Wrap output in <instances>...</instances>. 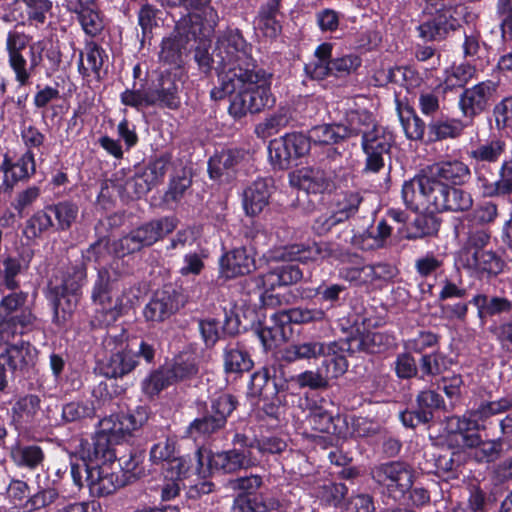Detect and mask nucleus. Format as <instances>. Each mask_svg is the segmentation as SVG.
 <instances>
[{
  "label": "nucleus",
  "mask_w": 512,
  "mask_h": 512,
  "mask_svg": "<svg viewBox=\"0 0 512 512\" xmlns=\"http://www.w3.org/2000/svg\"><path fill=\"white\" fill-rule=\"evenodd\" d=\"M224 76L223 85L211 91L214 100L230 98L229 112L234 117L257 113L271 107L275 99L271 93V75L255 65Z\"/></svg>",
  "instance_id": "obj_1"
},
{
  "label": "nucleus",
  "mask_w": 512,
  "mask_h": 512,
  "mask_svg": "<svg viewBox=\"0 0 512 512\" xmlns=\"http://www.w3.org/2000/svg\"><path fill=\"white\" fill-rule=\"evenodd\" d=\"M107 441L106 437L100 436L94 443H82L80 451L85 481L91 495L97 497L109 495L125 483L120 475L121 463L116 461Z\"/></svg>",
  "instance_id": "obj_2"
},
{
  "label": "nucleus",
  "mask_w": 512,
  "mask_h": 512,
  "mask_svg": "<svg viewBox=\"0 0 512 512\" xmlns=\"http://www.w3.org/2000/svg\"><path fill=\"white\" fill-rule=\"evenodd\" d=\"M448 191L449 184L428 170L404 183L402 198L412 211L433 214L442 212Z\"/></svg>",
  "instance_id": "obj_3"
},
{
  "label": "nucleus",
  "mask_w": 512,
  "mask_h": 512,
  "mask_svg": "<svg viewBox=\"0 0 512 512\" xmlns=\"http://www.w3.org/2000/svg\"><path fill=\"white\" fill-rule=\"evenodd\" d=\"M489 241L490 236L484 229L470 230L456 254V265L475 276L484 273L498 274L502 270V261L495 252L487 248Z\"/></svg>",
  "instance_id": "obj_4"
},
{
  "label": "nucleus",
  "mask_w": 512,
  "mask_h": 512,
  "mask_svg": "<svg viewBox=\"0 0 512 512\" xmlns=\"http://www.w3.org/2000/svg\"><path fill=\"white\" fill-rule=\"evenodd\" d=\"M302 278L300 269L292 264L272 267L268 272L248 279L245 283L246 292L255 294L265 307H278L288 300L284 295L273 293L277 287L291 285Z\"/></svg>",
  "instance_id": "obj_5"
},
{
  "label": "nucleus",
  "mask_w": 512,
  "mask_h": 512,
  "mask_svg": "<svg viewBox=\"0 0 512 512\" xmlns=\"http://www.w3.org/2000/svg\"><path fill=\"white\" fill-rule=\"evenodd\" d=\"M213 63L218 74L219 86L224 76L239 69L248 70L255 64L250 56L249 47L238 31H226L217 40L213 51Z\"/></svg>",
  "instance_id": "obj_6"
},
{
  "label": "nucleus",
  "mask_w": 512,
  "mask_h": 512,
  "mask_svg": "<svg viewBox=\"0 0 512 512\" xmlns=\"http://www.w3.org/2000/svg\"><path fill=\"white\" fill-rule=\"evenodd\" d=\"M326 317L322 309L293 308L271 315L273 326H265L258 332V337L265 350H272L286 341V326L290 323L303 324L323 321Z\"/></svg>",
  "instance_id": "obj_7"
},
{
  "label": "nucleus",
  "mask_w": 512,
  "mask_h": 512,
  "mask_svg": "<svg viewBox=\"0 0 512 512\" xmlns=\"http://www.w3.org/2000/svg\"><path fill=\"white\" fill-rule=\"evenodd\" d=\"M92 299L97 313L101 314L99 321L106 325L115 322L127 306L124 290L116 279L111 278L106 269L98 273Z\"/></svg>",
  "instance_id": "obj_8"
},
{
  "label": "nucleus",
  "mask_w": 512,
  "mask_h": 512,
  "mask_svg": "<svg viewBox=\"0 0 512 512\" xmlns=\"http://www.w3.org/2000/svg\"><path fill=\"white\" fill-rule=\"evenodd\" d=\"M171 6L183 7L188 14L176 24L179 31L191 34L195 39L208 38L214 31L219 17L210 5L211 0H167Z\"/></svg>",
  "instance_id": "obj_9"
},
{
  "label": "nucleus",
  "mask_w": 512,
  "mask_h": 512,
  "mask_svg": "<svg viewBox=\"0 0 512 512\" xmlns=\"http://www.w3.org/2000/svg\"><path fill=\"white\" fill-rule=\"evenodd\" d=\"M86 278L85 269L82 267L72 268L63 276L60 283L51 282L49 288V299L54 308V318L57 323L64 322L66 316L75 308L78 301V292Z\"/></svg>",
  "instance_id": "obj_10"
},
{
  "label": "nucleus",
  "mask_w": 512,
  "mask_h": 512,
  "mask_svg": "<svg viewBox=\"0 0 512 512\" xmlns=\"http://www.w3.org/2000/svg\"><path fill=\"white\" fill-rule=\"evenodd\" d=\"M27 45L28 37L26 35L18 32H10L8 34L6 41L8 62L20 86H25L29 83L33 71L42 61V52L44 50L41 42L30 45V61L28 66L27 60L22 55V51Z\"/></svg>",
  "instance_id": "obj_11"
},
{
  "label": "nucleus",
  "mask_w": 512,
  "mask_h": 512,
  "mask_svg": "<svg viewBox=\"0 0 512 512\" xmlns=\"http://www.w3.org/2000/svg\"><path fill=\"white\" fill-rule=\"evenodd\" d=\"M179 85L170 81L169 76L162 75L159 88L155 90H130L121 93L120 100L125 106H130L138 111L154 105L175 109L180 104L178 96Z\"/></svg>",
  "instance_id": "obj_12"
},
{
  "label": "nucleus",
  "mask_w": 512,
  "mask_h": 512,
  "mask_svg": "<svg viewBox=\"0 0 512 512\" xmlns=\"http://www.w3.org/2000/svg\"><path fill=\"white\" fill-rule=\"evenodd\" d=\"M372 478L391 495L403 496L413 486L415 471L403 461H390L376 465L371 470Z\"/></svg>",
  "instance_id": "obj_13"
},
{
  "label": "nucleus",
  "mask_w": 512,
  "mask_h": 512,
  "mask_svg": "<svg viewBox=\"0 0 512 512\" xmlns=\"http://www.w3.org/2000/svg\"><path fill=\"white\" fill-rule=\"evenodd\" d=\"M245 437L236 434L233 442L239 444L241 448H233L228 451L211 453L204 450V460L207 461L206 471L234 473L240 469H245L255 465L256 459L252 456L248 447H243Z\"/></svg>",
  "instance_id": "obj_14"
},
{
  "label": "nucleus",
  "mask_w": 512,
  "mask_h": 512,
  "mask_svg": "<svg viewBox=\"0 0 512 512\" xmlns=\"http://www.w3.org/2000/svg\"><path fill=\"white\" fill-rule=\"evenodd\" d=\"M497 413L492 410L490 402L482 403L476 410L463 417L448 418L447 427L451 433L459 435L465 445L476 446L480 443V436L476 432L482 427V422Z\"/></svg>",
  "instance_id": "obj_15"
},
{
  "label": "nucleus",
  "mask_w": 512,
  "mask_h": 512,
  "mask_svg": "<svg viewBox=\"0 0 512 512\" xmlns=\"http://www.w3.org/2000/svg\"><path fill=\"white\" fill-rule=\"evenodd\" d=\"M392 142V134L377 124L364 133L362 149L366 155L367 171L376 173L384 167V155L389 152Z\"/></svg>",
  "instance_id": "obj_16"
},
{
  "label": "nucleus",
  "mask_w": 512,
  "mask_h": 512,
  "mask_svg": "<svg viewBox=\"0 0 512 512\" xmlns=\"http://www.w3.org/2000/svg\"><path fill=\"white\" fill-rule=\"evenodd\" d=\"M148 420V412L145 407H137L126 413L111 415L100 421L101 432L115 438L130 436L141 428Z\"/></svg>",
  "instance_id": "obj_17"
},
{
  "label": "nucleus",
  "mask_w": 512,
  "mask_h": 512,
  "mask_svg": "<svg viewBox=\"0 0 512 512\" xmlns=\"http://www.w3.org/2000/svg\"><path fill=\"white\" fill-rule=\"evenodd\" d=\"M333 250L328 243H313L308 246L290 245L271 253L269 259L274 261H299L302 263L318 262L332 257Z\"/></svg>",
  "instance_id": "obj_18"
},
{
  "label": "nucleus",
  "mask_w": 512,
  "mask_h": 512,
  "mask_svg": "<svg viewBox=\"0 0 512 512\" xmlns=\"http://www.w3.org/2000/svg\"><path fill=\"white\" fill-rule=\"evenodd\" d=\"M354 352L352 343L347 339L326 343L321 354L324 357L321 371L328 381L342 376L347 371L349 366L347 355Z\"/></svg>",
  "instance_id": "obj_19"
},
{
  "label": "nucleus",
  "mask_w": 512,
  "mask_h": 512,
  "mask_svg": "<svg viewBox=\"0 0 512 512\" xmlns=\"http://www.w3.org/2000/svg\"><path fill=\"white\" fill-rule=\"evenodd\" d=\"M287 388L281 366L271 365L252 375L249 395L253 398L263 397L268 399Z\"/></svg>",
  "instance_id": "obj_20"
},
{
  "label": "nucleus",
  "mask_w": 512,
  "mask_h": 512,
  "mask_svg": "<svg viewBox=\"0 0 512 512\" xmlns=\"http://www.w3.org/2000/svg\"><path fill=\"white\" fill-rule=\"evenodd\" d=\"M291 186L307 193L320 194L335 189L334 181L322 169L316 167H302L289 174Z\"/></svg>",
  "instance_id": "obj_21"
},
{
  "label": "nucleus",
  "mask_w": 512,
  "mask_h": 512,
  "mask_svg": "<svg viewBox=\"0 0 512 512\" xmlns=\"http://www.w3.org/2000/svg\"><path fill=\"white\" fill-rule=\"evenodd\" d=\"M220 277L233 279L250 273L255 268L254 252L246 247L226 252L219 261Z\"/></svg>",
  "instance_id": "obj_22"
},
{
  "label": "nucleus",
  "mask_w": 512,
  "mask_h": 512,
  "mask_svg": "<svg viewBox=\"0 0 512 512\" xmlns=\"http://www.w3.org/2000/svg\"><path fill=\"white\" fill-rule=\"evenodd\" d=\"M191 38L195 39L191 34H188L187 31H179L176 28V34L164 38L161 44V50L159 53L160 61L164 64L173 66L175 70L173 77L170 73L164 75L169 76L170 81H174L177 85L178 83L176 78L181 73L180 64L182 62V49L184 48V43L189 41Z\"/></svg>",
  "instance_id": "obj_23"
},
{
  "label": "nucleus",
  "mask_w": 512,
  "mask_h": 512,
  "mask_svg": "<svg viewBox=\"0 0 512 512\" xmlns=\"http://www.w3.org/2000/svg\"><path fill=\"white\" fill-rule=\"evenodd\" d=\"M495 85L491 81L481 82L469 89H466L460 97V108L465 116L472 117L482 112L493 92Z\"/></svg>",
  "instance_id": "obj_24"
},
{
  "label": "nucleus",
  "mask_w": 512,
  "mask_h": 512,
  "mask_svg": "<svg viewBox=\"0 0 512 512\" xmlns=\"http://www.w3.org/2000/svg\"><path fill=\"white\" fill-rule=\"evenodd\" d=\"M271 196L270 181L259 178L247 186L242 193V206L247 216L260 214L268 205Z\"/></svg>",
  "instance_id": "obj_25"
},
{
  "label": "nucleus",
  "mask_w": 512,
  "mask_h": 512,
  "mask_svg": "<svg viewBox=\"0 0 512 512\" xmlns=\"http://www.w3.org/2000/svg\"><path fill=\"white\" fill-rule=\"evenodd\" d=\"M246 153L240 150H222L213 155L208 163L210 177L215 180H229Z\"/></svg>",
  "instance_id": "obj_26"
},
{
  "label": "nucleus",
  "mask_w": 512,
  "mask_h": 512,
  "mask_svg": "<svg viewBox=\"0 0 512 512\" xmlns=\"http://www.w3.org/2000/svg\"><path fill=\"white\" fill-rule=\"evenodd\" d=\"M179 308L177 295L174 291L161 290L144 308V316L148 321L160 322L170 317Z\"/></svg>",
  "instance_id": "obj_27"
},
{
  "label": "nucleus",
  "mask_w": 512,
  "mask_h": 512,
  "mask_svg": "<svg viewBox=\"0 0 512 512\" xmlns=\"http://www.w3.org/2000/svg\"><path fill=\"white\" fill-rule=\"evenodd\" d=\"M204 450L198 449L194 455L174 457L167 464L166 478H175L182 480L192 475H205L206 469L203 467Z\"/></svg>",
  "instance_id": "obj_28"
},
{
  "label": "nucleus",
  "mask_w": 512,
  "mask_h": 512,
  "mask_svg": "<svg viewBox=\"0 0 512 512\" xmlns=\"http://www.w3.org/2000/svg\"><path fill=\"white\" fill-rule=\"evenodd\" d=\"M178 221L174 217H163L150 221L134 231L136 239L141 246H151L159 239L171 233L177 227Z\"/></svg>",
  "instance_id": "obj_29"
},
{
  "label": "nucleus",
  "mask_w": 512,
  "mask_h": 512,
  "mask_svg": "<svg viewBox=\"0 0 512 512\" xmlns=\"http://www.w3.org/2000/svg\"><path fill=\"white\" fill-rule=\"evenodd\" d=\"M32 259L30 252L16 256L9 255L0 261V285L13 290L19 286L16 277L29 268Z\"/></svg>",
  "instance_id": "obj_30"
},
{
  "label": "nucleus",
  "mask_w": 512,
  "mask_h": 512,
  "mask_svg": "<svg viewBox=\"0 0 512 512\" xmlns=\"http://www.w3.org/2000/svg\"><path fill=\"white\" fill-rule=\"evenodd\" d=\"M240 319L238 315L225 313V322L220 327L214 319H205L199 322V329L207 347L215 345L221 334L233 335L239 331Z\"/></svg>",
  "instance_id": "obj_31"
},
{
  "label": "nucleus",
  "mask_w": 512,
  "mask_h": 512,
  "mask_svg": "<svg viewBox=\"0 0 512 512\" xmlns=\"http://www.w3.org/2000/svg\"><path fill=\"white\" fill-rule=\"evenodd\" d=\"M376 123L370 112L365 109H360L354 106H349L345 112L344 119L339 123V126L344 131V137H352L370 131Z\"/></svg>",
  "instance_id": "obj_32"
},
{
  "label": "nucleus",
  "mask_w": 512,
  "mask_h": 512,
  "mask_svg": "<svg viewBox=\"0 0 512 512\" xmlns=\"http://www.w3.org/2000/svg\"><path fill=\"white\" fill-rule=\"evenodd\" d=\"M107 58L105 51L95 42H87L79 53L78 71L84 77L100 78V71Z\"/></svg>",
  "instance_id": "obj_33"
},
{
  "label": "nucleus",
  "mask_w": 512,
  "mask_h": 512,
  "mask_svg": "<svg viewBox=\"0 0 512 512\" xmlns=\"http://www.w3.org/2000/svg\"><path fill=\"white\" fill-rule=\"evenodd\" d=\"M470 303L477 308V316L482 323L487 317L510 313L512 302L505 297H488L485 294H476L470 300Z\"/></svg>",
  "instance_id": "obj_34"
},
{
  "label": "nucleus",
  "mask_w": 512,
  "mask_h": 512,
  "mask_svg": "<svg viewBox=\"0 0 512 512\" xmlns=\"http://www.w3.org/2000/svg\"><path fill=\"white\" fill-rule=\"evenodd\" d=\"M281 0H268L262 6L257 21V29L268 38H275L281 32V24L277 20Z\"/></svg>",
  "instance_id": "obj_35"
},
{
  "label": "nucleus",
  "mask_w": 512,
  "mask_h": 512,
  "mask_svg": "<svg viewBox=\"0 0 512 512\" xmlns=\"http://www.w3.org/2000/svg\"><path fill=\"white\" fill-rule=\"evenodd\" d=\"M429 170L445 183L463 184L470 177V170L466 164L461 161H444L437 163Z\"/></svg>",
  "instance_id": "obj_36"
},
{
  "label": "nucleus",
  "mask_w": 512,
  "mask_h": 512,
  "mask_svg": "<svg viewBox=\"0 0 512 512\" xmlns=\"http://www.w3.org/2000/svg\"><path fill=\"white\" fill-rule=\"evenodd\" d=\"M35 350L29 343L20 341L5 349V354H0V360L12 370L22 369L33 363Z\"/></svg>",
  "instance_id": "obj_37"
},
{
  "label": "nucleus",
  "mask_w": 512,
  "mask_h": 512,
  "mask_svg": "<svg viewBox=\"0 0 512 512\" xmlns=\"http://www.w3.org/2000/svg\"><path fill=\"white\" fill-rule=\"evenodd\" d=\"M332 45L322 43L314 53V59L306 64L305 71L313 79L321 80L328 75H333L331 66Z\"/></svg>",
  "instance_id": "obj_38"
},
{
  "label": "nucleus",
  "mask_w": 512,
  "mask_h": 512,
  "mask_svg": "<svg viewBox=\"0 0 512 512\" xmlns=\"http://www.w3.org/2000/svg\"><path fill=\"white\" fill-rule=\"evenodd\" d=\"M2 169L6 178L11 177L14 181L28 179L35 173L34 154L31 151H27L14 163L5 158L2 163Z\"/></svg>",
  "instance_id": "obj_39"
},
{
  "label": "nucleus",
  "mask_w": 512,
  "mask_h": 512,
  "mask_svg": "<svg viewBox=\"0 0 512 512\" xmlns=\"http://www.w3.org/2000/svg\"><path fill=\"white\" fill-rule=\"evenodd\" d=\"M40 408V399L35 395L20 398L12 408L13 421L20 426L31 424L36 419Z\"/></svg>",
  "instance_id": "obj_40"
},
{
  "label": "nucleus",
  "mask_w": 512,
  "mask_h": 512,
  "mask_svg": "<svg viewBox=\"0 0 512 512\" xmlns=\"http://www.w3.org/2000/svg\"><path fill=\"white\" fill-rule=\"evenodd\" d=\"M174 382L188 379L198 372L197 355L184 351L177 355L170 367H167Z\"/></svg>",
  "instance_id": "obj_41"
},
{
  "label": "nucleus",
  "mask_w": 512,
  "mask_h": 512,
  "mask_svg": "<svg viewBox=\"0 0 512 512\" xmlns=\"http://www.w3.org/2000/svg\"><path fill=\"white\" fill-rule=\"evenodd\" d=\"M71 11L77 14L78 21L85 34L94 37L103 30V19L93 4L81 8L71 6Z\"/></svg>",
  "instance_id": "obj_42"
},
{
  "label": "nucleus",
  "mask_w": 512,
  "mask_h": 512,
  "mask_svg": "<svg viewBox=\"0 0 512 512\" xmlns=\"http://www.w3.org/2000/svg\"><path fill=\"white\" fill-rule=\"evenodd\" d=\"M137 365V355L128 350H119L113 353L107 364L106 375L121 377L130 373Z\"/></svg>",
  "instance_id": "obj_43"
},
{
  "label": "nucleus",
  "mask_w": 512,
  "mask_h": 512,
  "mask_svg": "<svg viewBox=\"0 0 512 512\" xmlns=\"http://www.w3.org/2000/svg\"><path fill=\"white\" fill-rule=\"evenodd\" d=\"M352 343L355 351L367 353H379L390 344V338L380 332H368L366 334L347 339Z\"/></svg>",
  "instance_id": "obj_44"
},
{
  "label": "nucleus",
  "mask_w": 512,
  "mask_h": 512,
  "mask_svg": "<svg viewBox=\"0 0 512 512\" xmlns=\"http://www.w3.org/2000/svg\"><path fill=\"white\" fill-rule=\"evenodd\" d=\"M360 203L361 197L358 192L340 193L335 196L331 210L337 220L343 222L355 215Z\"/></svg>",
  "instance_id": "obj_45"
},
{
  "label": "nucleus",
  "mask_w": 512,
  "mask_h": 512,
  "mask_svg": "<svg viewBox=\"0 0 512 512\" xmlns=\"http://www.w3.org/2000/svg\"><path fill=\"white\" fill-rule=\"evenodd\" d=\"M253 367L249 354L238 347H227L224 352V368L227 373H243Z\"/></svg>",
  "instance_id": "obj_46"
},
{
  "label": "nucleus",
  "mask_w": 512,
  "mask_h": 512,
  "mask_svg": "<svg viewBox=\"0 0 512 512\" xmlns=\"http://www.w3.org/2000/svg\"><path fill=\"white\" fill-rule=\"evenodd\" d=\"M344 131L345 129H342L339 124H323L313 127L307 138L310 145L311 142L319 145H331L345 138Z\"/></svg>",
  "instance_id": "obj_47"
},
{
  "label": "nucleus",
  "mask_w": 512,
  "mask_h": 512,
  "mask_svg": "<svg viewBox=\"0 0 512 512\" xmlns=\"http://www.w3.org/2000/svg\"><path fill=\"white\" fill-rule=\"evenodd\" d=\"M11 457L18 466L35 468L42 462L44 454L37 445H17L12 448Z\"/></svg>",
  "instance_id": "obj_48"
},
{
  "label": "nucleus",
  "mask_w": 512,
  "mask_h": 512,
  "mask_svg": "<svg viewBox=\"0 0 512 512\" xmlns=\"http://www.w3.org/2000/svg\"><path fill=\"white\" fill-rule=\"evenodd\" d=\"M456 24L455 20L448 21L446 15L441 14L419 26L420 36L426 40L441 39L449 30H453Z\"/></svg>",
  "instance_id": "obj_49"
},
{
  "label": "nucleus",
  "mask_w": 512,
  "mask_h": 512,
  "mask_svg": "<svg viewBox=\"0 0 512 512\" xmlns=\"http://www.w3.org/2000/svg\"><path fill=\"white\" fill-rule=\"evenodd\" d=\"M418 409L416 418L418 423H427L433 417V411L440 408L443 401L441 396L431 390L422 391L417 397Z\"/></svg>",
  "instance_id": "obj_50"
},
{
  "label": "nucleus",
  "mask_w": 512,
  "mask_h": 512,
  "mask_svg": "<svg viewBox=\"0 0 512 512\" xmlns=\"http://www.w3.org/2000/svg\"><path fill=\"white\" fill-rule=\"evenodd\" d=\"M474 73V67L467 63L452 66L445 72V79L443 82L444 90L447 91L456 87L464 86L473 78Z\"/></svg>",
  "instance_id": "obj_51"
},
{
  "label": "nucleus",
  "mask_w": 512,
  "mask_h": 512,
  "mask_svg": "<svg viewBox=\"0 0 512 512\" xmlns=\"http://www.w3.org/2000/svg\"><path fill=\"white\" fill-rule=\"evenodd\" d=\"M325 345L326 343L321 342H305L292 345L285 350L283 357L289 362H293L298 359L315 358L317 356H321L325 349Z\"/></svg>",
  "instance_id": "obj_52"
},
{
  "label": "nucleus",
  "mask_w": 512,
  "mask_h": 512,
  "mask_svg": "<svg viewBox=\"0 0 512 512\" xmlns=\"http://www.w3.org/2000/svg\"><path fill=\"white\" fill-rule=\"evenodd\" d=\"M505 148V142L496 138L477 146L470 152V156L476 161L496 162L505 151Z\"/></svg>",
  "instance_id": "obj_53"
},
{
  "label": "nucleus",
  "mask_w": 512,
  "mask_h": 512,
  "mask_svg": "<svg viewBox=\"0 0 512 512\" xmlns=\"http://www.w3.org/2000/svg\"><path fill=\"white\" fill-rule=\"evenodd\" d=\"M51 211L57 221L59 230H68L78 216V206L72 202L64 201L47 208Z\"/></svg>",
  "instance_id": "obj_54"
},
{
  "label": "nucleus",
  "mask_w": 512,
  "mask_h": 512,
  "mask_svg": "<svg viewBox=\"0 0 512 512\" xmlns=\"http://www.w3.org/2000/svg\"><path fill=\"white\" fill-rule=\"evenodd\" d=\"M443 211H466L473 205V199L470 193L449 185V191L446 193Z\"/></svg>",
  "instance_id": "obj_55"
},
{
  "label": "nucleus",
  "mask_w": 512,
  "mask_h": 512,
  "mask_svg": "<svg viewBox=\"0 0 512 512\" xmlns=\"http://www.w3.org/2000/svg\"><path fill=\"white\" fill-rule=\"evenodd\" d=\"M268 153L272 165L276 168L286 169L292 162L283 136L270 141Z\"/></svg>",
  "instance_id": "obj_56"
},
{
  "label": "nucleus",
  "mask_w": 512,
  "mask_h": 512,
  "mask_svg": "<svg viewBox=\"0 0 512 512\" xmlns=\"http://www.w3.org/2000/svg\"><path fill=\"white\" fill-rule=\"evenodd\" d=\"M172 383L174 380L168 368H162L153 372L143 381V391L149 396H154Z\"/></svg>",
  "instance_id": "obj_57"
},
{
  "label": "nucleus",
  "mask_w": 512,
  "mask_h": 512,
  "mask_svg": "<svg viewBox=\"0 0 512 512\" xmlns=\"http://www.w3.org/2000/svg\"><path fill=\"white\" fill-rule=\"evenodd\" d=\"M341 277L355 285H366L373 283L378 275L375 267L365 265L345 269L341 272Z\"/></svg>",
  "instance_id": "obj_58"
},
{
  "label": "nucleus",
  "mask_w": 512,
  "mask_h": 512,
  "mask_svg": "<svg viewBox=\"0 0 512 512\" xmlns=\"http://www.w3.org/2000/svg\"><path fill=\"white\" fill-rule=\"evenodd\" d=\"M154 186L153 182L143 170L126 181L124 191L129 197L140 198L148 193Z\"/></svg>",
  "instance_id": "obj_59"
},
{
  "label": "nucleus",
  "mask_w": 512,
  "mask_h": 512,
  "mask_svg": "<svg viewBox=\"0 0 512 512\" xmlns=\"http://www.w3.org/2000/svg\"><path fill=\"white\" fill-rule=\"evenodd\" d=\"M283 137L287 145V152H289L292 161L305 156L309 152V139L304 134L288 133Z\"/></svg>",
  "instance_id": "obj_60"
},
{
  "label": "nucleus",
  "mask_w": 512,
  "mask_h": 512,
  "mask_svg": "<svg viewBox=\"0 0 512 512\" xmlns=\"http://www.w3.org/2000/svg\"><path fill=\"white\" fill-rule=\"evenodd\" d=\"M224 425L216 419L213 415L195 419L189 426L188 433L191 437L197 439L198 437L209 436L215 431L222 428Z\"/></svg>",
  "instance_id": "obj_61"
},
{
  "label": "nucleus",
  "mask_w": 512,
  "mask_h": 512,
  "mask_svg": "<svg viewBox=\"0 0 512 512\" xmlns=\"http://www.w3.org/2000/svg\"><path fill=\"white\" fill-rule=\"evenodd\" d=\"M52 226L51 216L45 211H38L27 221L24 233L28 238H36Z\"/></svg>",
  "instance_id": "obj_62"
},
{
  "label": "nucleus",
  "mask_w": 512,
  "mask_h": 512,
  "mask_svg": "<svg viewBox=\"0 0 512 512\" xmlns=\"http://www.w3.org/2000/svg\"><path fill=\"white\" fill-rule=\"evenodd\" d=\"M291 382H294L299 388L321 389L328 387V380L322 371H305L296 376L291 377Z\"/></svg>",
  "instance_id": "obj_63"
},
{
  "label": "nucleus",
  "mask_w": 512,
  "mask_h": 512,
  "mask_svg": "<svg viewBox=\"0 0 512 512\" xmlns=\"http://www.w3.org/2000/svg\"><path fill=\"white\" fill-rule=\"evenodd\" d=\"M261 498L252 494H240L234 500L232 512H266Z\"/></svg>",
  "instance_id": "obj_64"
}]
</instances>
